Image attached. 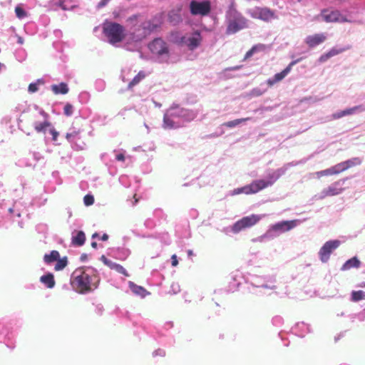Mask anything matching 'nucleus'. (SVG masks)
<instances>
[{
  "mask_svg": "<svg viewBox=\"0 0 365 365\" xmlns=\"http://www.w3.org/2000/svg\"><path fill=\"white\" fill-rule=\"evenodd\" d=\"M15 13L16 16L19 19H23L26 16L25 11L19 6H16L15 8Z\"/></svg>",
  "mask_w": 365,
  "mask_h": 365,
  "instance_id": "nucleus-60",
  "label": "nucleus"
},
{
  "mask_svg": "<svg viewBox=\"0 0 365 365\" xmlns=\"http://www.w3.org/2000/svg\"><path fill=\"white\" fill-rule=\"evenodd\" d=\"M9 324L5 320H0V342L4 341L6 344V340L9 339Z\"/></svg>",
  "mask_w": 365,
  "mask_h": 365,
  "instance_id": "nucleus-30",
  "label": "nucleus"
},
{
  "mask_svg": "<svg viewBox=\"0 0 365 365\" xmlns=\"http://www.w3.org/2000/svg\"><path fill=\"white\" fill-rule=\"evenodd\" d=\"M245 282L250 285L248 287L250 292L256 294H267L268 291L277 289L275 279L270 276L247 274Z\"/></svg>",
  "mask_w": 365,
  "mask_h": 365,
  "instance_id": "nucleus-5",
  "label": "nucleus"
},
{
  "mask_svg": "<svg viewBox=\"0 0 365 365\" xmlns=\"http://www.w3.org/2000/svg\"><path fill=\"white\" fill-rule=\"evenodd\" d=\"M327 39L325 34L320 33L314 35H309L306 37L304 42L309 48H314L322 43Z\"/></svg>",
  "mask_w": 365,
  "mask_h": 365,
  "instance_id": "nucleus-22",
  "label": "nucleus"
},
{
  "mask_svg": "<svg viewBox=\"0 0 365 365\" xmlns=\"http://www.w3.org/2000/svg\"><path fill=\"white\" fill-rule=\"evenodd\" d=\"M345 50L346 49L344 48L334 47L329 51V55L331 56V57H333L334 56H336V55L344 52Z\"/></svg>",
  "mask_w": 365,
  "mask_h": 365,
  "instance_id": "nucleus-55",
  "label": "nucleus"
},
{
  "mask_svg": "<svg viewBox=\"0 0 365 365\" xmlns=\"http://www.w3.org/2000/svg\"><path fill=\"white\" fill-rule=\"evenodd\" d=\"M153 215L155 217L158 218L160 220H165L166 218V215L161 209H155L153 212Z\"/></svg>",
  "mask_w": 365,
  "mask_h": 365,
  "instance_id": "nucleus-53",
  "label": "nucleus"
},
{
  "mask_svg": "<svg viewBox=\"0 0 365 365\" xmlns=\"http://www.w3.org/2000/svg\"><path fill=\"white\" fill-rule=\"evenodd\" d=\"M168 21L173 25H177L182 21L180 10H172L168 13Z\"/></svg>",
  "mask_w": 365,
  "mask_h": 365,
  "instance_id": "nucleus-31",
  "label": "nucleus"
},
{
  "mask_svg": "<svg viewBox=\"0 0 365 365\" xmlns=\"http://www.w3.org/2000/svg\"><path fill=\"white\" fill-rule=\"evenodd\" d=\"M266 92V89L261 88H255L250 91V95L253 97H257L262 96Z\"/></svg>",
  "mask_w": 365,
  "mask_h": 365,
  "instance_id": "nucleus-50",
  "label": "nucleus"
},
{
  "mask_svg": "<svg viewBox=\"0 0 365 365\" xmlns=\"http://www.w3.org/2000/svg\"><path fill=\"white\" fill-rule=\"evenodd\" d=\"M9 215V220H11L12 222H16L19 227L20 228L24 227V223L20 220L21 217V211L18 208L16 204H14L12 207H9L8 209Z\"/></svg>",
  "mask_w": 365,
  "mask_h": 365,
  "instance_id": "nucleus-23",
  "label": "nucleus"
},
{
  "mask_svg": "<svg viewBox=\"0 0 365 365\" xmlns=\"http://www.w3.org/2000/svg\"><path fill=\"white\" fill-rule=\"evenodd\" d=\"M302 222L303 221L300 220H283L278 222L272 225L269 227L267 230V235L269 237V239L272 240L280 235L292 230Z\"/></svg>",
  "mask_w": 365,
  "mask_h": 365,
  "instance_id": "nucleus-9",
  "label": "nucleus"
},
{
  "mask_svg": "<svg viewBox=\"0 0 365 365\" xmlns=\"http://www.w3.org/2000/svg\"><path fill=\"white\" fill-rule=\"evenodd\" d=\"M125 158V151L121 150H115V161L124 162Z\"/></svg>",
  "mask_w": 365,
  "mask_h": 365,
  "instance_id": "nucleus-52",
  "label": "nucleus"
},
{
  "mask_svg": "<svg viewBox=\"0 0 365 365\" xmlns=\"http://www.w3.org/2000/svg\"><path fill=\"white\" fill-rule=\"evenodd\" d=\"M153 58L158 63H168L171 51L168 43L161 38H156L148 43Z\"/></svg>",
  "mask_w": 365,
  "mask_h": 365,
  "instance_id": "nucleus-7",
  "label": "nucleus"
},
{
  "mask_svg": "<svg viewBox=\"0 0 365 365\" xmlns=\"http://www.w3.org/2000/svg\"><path fill=\"white\" fill-rule=\"evenodd\" d=\"M83 202L85 205L90 206L94 203V197L91 194H87L83 197Z\"/></svg>",
  "mask_w": 365,
  "mask_h": 365,
  "instance_id": "nucleus-54",
  "label": "nucleus"
},
{
  "mask_svg": "<svg viewBox=\"0 0 365 365\" xmlns=\"http://www.w3.org/2000/svg\"><path fill=\"white\" fill-rule=\"evenodd\" d=\"M74 112V107L72 104L66 103L63 107V114L66 116H71Z\"/></svg>",
  "mask_w": 365,
  "mask_h": 365,
  "instance_id": "nucleus-47",
  "label": "nucleus"
},
{
  "mask_svg": "<svg viewBox=\"0 0 365 365\" xmlns=\"http://www.w3.org/2000/svg\"><path fill=\"white\" fill-rule=\"evenodd\" d=\"M74 0H57L56 5L61 7L63 10H73L76 6L73 4Z\"/></svg>",
  "mask_w": 365,
  "mask_h": 365,
  "instance_id": "nucleus-36",
  "label": "nucleus"
},
{
  "mask_svg": "<svg viewBox=\"0 0 365 365\" xmlns=\"http://www.w3.org/2000/svg\"><path fill=\"white\" fill-rule=\"evenodd\" d=\"M331 58V56L329 55V51L322 54L319 58V63H324L325 61H327L329 58Z\"/></svg>",
  "mask_w": 365,
  "mask_h": 365,
  "instance_id": "nucleus-64",
  "label": "nucleus"
},
{
  "mask_svg": "<svg viewBox=\"0 0 365 365\" xmlns=\"http://www.w3.org/2000/svg\"><path fill=\"white\" fill-rule=\"evenodd\" d=\"M30 154L31 155L33 159L36 163L41 162L42 163H44V158L42 155V154H41L40 153H38V152H31Z\"/></svg>",
  "mask_w": 365,
  "mask_h": 365,
  "instance_id": "nucleus-51",
  "label": "nucleus"
},
{
  "mask_svg": "<svg viewBox=\"0 0 365 365\" xmlns=\"http://www.w3.org/2000/svg\"><path fill=\"white\" fill-rule=\"evenodd\" d=\"M298 62V60L292 61L282 71L276 73L273 77L267 81L269 86H273L277 83L282 81L292 70V66Z\"/></svg>",
  "mask_w": 365,
  "mask_h": 365,
  "instance_id": "nucleus-19",
  "label": "nucleus"
},
{
  "mask_svg": "<svg viewBox=\"0 0 365 365\" xmlns=\"http://www.w3.org/2000/svg\"><path fill=\"white\" fill-rule=\"evenodd\" d=\"M362 163V160L359 158H352L344 162L338 163L341 173L346 170L347 169L359 165Z\"/></svg>",
  "mask_w": 365,
  "mask_h": 365,
  "instance_id": "nucleus-25",
  "label": "nucleus"
},
{
  "mask_svg": "<svg viewBox=\"0 0 365 365\" xmlns=\"http://www.w3.org/2000/svg\"><path fill=\"white\" fill-rule=\"evenodd\" d=\"M16 58L19 61H23L26 58V53L24 51H19L16 53Z\"/></svg>",
  "mask_w": 365,
  "mask_h": 365,
  "instance_id": "nucleus-63",
  "label": "nucleus"
},
{
  "mask_svg": "<svg viewBox=\"0 0 365 365\" xmlns=\"http://www.w3.org/2000/svg\"><path fill=\"white\" fill-rule=\"evenodd\" d=\"M284 165L277 169H267L263 179L254 180L249 185L237 187L231 191V195L240 194H255L267 187L272 186L287 172Z\"/></svg>",
  "mask_w": 365,
  "mask_h": 365,
  "instance_id": "nucleus-2",
  "label": "nucleus"
},
{
  "mask_svg": "<svg viewBox=\"0 0 365 365\" xmlns=\"http://www.w3.org/2000/svg\"><path fill=\"white\" fill-rule=\"evenodd\" d=\"M128 286L130 289L134 294L140 296L142 298H144L147 295L150 294V292H148L144 287L138 286L133 282L130 281L128 282Z\"/></svg>",
  "mask_w": 365,
  "mask_h": 365,
  "instance_id": "nucleus-26",
  "label": "nucleus"
},
{
  "mask_svg": "<svg viewBox=\"0 0 365 365\" xmlns=\"http://www.w3.org/2000/svg\"><path fill=\"white\" fill-rule=\"evenodd\" d=\"M51 90L56 95H58V94L65 95L68 93L69 88H68L67 83L61 82L59 84L51 85Z\"/></svg>",
  "mask_w": 365,
  "mask_h": 365,
  "instance_id": "nucleus-29",
  "label": "nucleus"
},
{
  "mask_svg": "<svg viewBox=\"0 0 365 365\" xmlns=\"http://www.w3.org/2000/svg\"><path fill=\"white\" fill-rule=\"evenodd\" d=\"M66 138L71 143H76L77 141L81 138L80 132L78 130H73L69 133H67Z\"/></svg>",
  "mask_w": 365,
  "mask_h": 365,
  "instance_id": "nucleus-39",
  "label": "nucleus"
},
{
  "mask_svg": "<svg viewBox=\"0 0 365 365\" xmlns=\"http://www.w3.org/2000/svg\"><path fill=\"white\" fill-rule=\"evenodd\" d=\"M59 257V252L56 250H53L49 254H46L44 255L43 260L46 264H50L58 259Z\"/></svg>",
  "mask_w": 365,
  "mask_h": 365,
  "instance_id": "nucleus-38",
  "label": "nucleus"
},
{
  "mask_svg": "<svg viewBox=\"0 0 365 365\" xmlns=\"http://www.w3.org/2000/svg\"><path fill=\"white\" fill-rule=\"evenodd\" d=\"M190 11L193 16H207L211 11V3L208 0H192L190 2Z\"/></svg>",
  "mask_w": 365,
  "mask_h": 365,
  "instance_id": "nucleus-12",
  "label": "nucleus"
},
{
  "mask_svg": "<svg viewBox=\"0 0 365 365\" xmlns=\"http://www.w3.org/2000/svg\"><path fill=\"white\" fill-rule=\"evenodd\" d=\"M321 18L326 22H347L349 21L344 16H343L339 11H329L324 10L320 14Z\"/></svg>",
  "mask_w": 365,
  "mask_h": 365,
  "instance_id": "nucleus-15",
  "label": "nucleus"
},
{
  "mask_svg": "<svg viewBox=\"0 0 365 365\" xmlns=\"http://www.w3.org/2000/svg\"><path fill=\"white\" fill-rule=\"evenodd\" d=\"M284 322L283 318L280 316H275L272 319V323L275 327H280Z\"/></svg>",
  "mask_w": 365,
  "mask_h": 365,
  "instance_id": "nucleus-58",
  "label": "nucleus"
},
{
  "mask_svg": "<svg viewBox=\"0 0 365 365\" xmlns=\"http://www.w3.org/2000/svg\"><path fill=\"white\" fill-rule=\"evenodd\" d=\"M201 41L202 36L200 33L196 31L190 35L182 36L179 43L186 46L190 50L193 51L200 45Z\"/></svg>",
  "mask_w": 365,
  "mask_h": 365,
  "instance_id": "nucleus-14",
  "label": "nucleus"
},
{
  "mask_svg": "<svg viewBox=\"0 0 365 365\" xmlns=\"http://www.w3.org/2000/svg\"><path fill=\"white\" fill-rule=\"evenodd\" d=\"M346 178L340 179L334 182L327 187L323 189L320 193L314 195L315 200H323L327 197L335 196L340 195L344 190V185Z\"/></svg>",
  "mask_w": 365,
  "mask_h": 365,
  "instance_id": "nucleus-11",
  "label": "nucleus"
},
{
  "mask_svg": "<svg viewBox=\"0 0 365 365\" xmlns=\"http://www.w3.org/2000/svg\"><path fill=\"white\" fill-rule=\"evenodd\" d=\"M351 299L353 302H359L365 299V292L362 290L353 291L351 292Z\"/></svg>",
  "mask_w": 365,
  "mask_h": 365,
  "instance_id": "nucleus-41",
  "label": "nucleus"
},
{
  "mask_svg": "<svg viewBox=\"0 0 365 365\" xmlns=\"http://www.w3.org/2000/svg\"><path fill=\"white\" fill-rule=\"evenodd\" d=\"M72 244L75 246H82L86 241V235L83 231H74L72 233Z\"/></svg>",
  "mask_w": 365,
  "mask_h": 365,
  "instance_id": "nucleus-27",
  "label": "nucleus"
},
{
  "mask_svg": "<svg viewBox=\"0 0 365 365\" xmlns=\"http://www.w3.org/2000/svg\"><path fill=\"white\" fill-rule=\"evenodd\" d=\"M271 239H269V237L267 235V231L262 235L257 237V238H253L252 240V241L253 242H264V241H267V240H270Z\"/></svg>",
  "mask_w": 365,
  "mask_h": 365,
  "instance_id": "nucleus-59",
  "label": "nucleus"
},
{
  "mask_svg": "<svg viewBox=\"0 0 365 365\" xmlns=\"http://www.w3.org/2000/svg\"><path fill=\"white\" fill-rule=\"evenodd\" d=\"M40 282L47 288L52 289L55 286L54 277L52 273H47L40 277Z\"/></svg>",
  "mask_w": 365,
  "mask_h": 365,
  "instance_id": "nucleus-34",
  "label": "nucleus"
},
{
  "mask_svg": "<svg viewBox=\"0 0 365 365\" xmlns=\"http://www.w3.org/2000/svg\"><path fill=\"white\" fill-rule=\"evenodd\" d=\"M145 77V74L143 71H140L129 83L128 88H132L137 85L141 80Z\"/></svg>",
  "mask_w": 365,
  "mask_h": 365,
  "instance_id": "nucleus-43",
  "label": "nucleus"
},
{
  "mask_svg": "<svg viewBox=\"0 0 365 365\" xmlns=\"http://www.w3.org/2000/svg\"><path fill=\"white\" fill-rule=\"evenodd\" d=\"M95 88L98 91H103L106 88V82L102 79H97L95 82Z\"/></svg>",
  "mask_w": 365,
  "mask_h": 365,
  "instance_id": "nucleus-49",
  "label": "nucleus"
},
{
  "mask_svg": "<svg viewBox=\"0 0 365 365\" xmlns=\"http://www.w3.org/2000/svg\"><path fill=\"white\" fill-rule=\"evenodd\" d=\"M341 242L338 240H329L326 242L319 251V257L322 262L326 263L329 261L331 253L336 250Z\"/></svg>",
  "mask_w": 365,
  "mask_h": 365,
  "instance_id": "nucleus-13",
  "label": "nucleus"
},
{
  "mask_svg": "<svg viewBox=\"0 0 365 365\" xmlns=\"http://www.w3.org/2000/svg\"><path fill=\"white\" fill-rule=\"evenodd\" d=\"M144 225L146 228H148V229H152L155 226V222H154V220L151 218H148L145 222H144Z\"/></svg>",
  "mask_w": 365,
  "mask_h": 365,
  "instance_id": "nucleus-62",
  "label": "nucleus"
},
{
  "mask_svg": "<svg viewBox=\"0 0 365 365\" xmlns=\"http://www.w3.org/2000/svg\"><path fill=\"white\" fill-rule=\"evenodd\" d=\"M162 24L163 17L160 14L155 15L151 19L144 21L140 26L142 29V32L136 34H134L133 35V41L131 43H125L124 48L130 51H138L139 49V42L150 33L160 28Z\"/></svg>",
  "mask_w": 365,
  "mask_h": 365,
  "instance_id": "nucleus-4",
  "label": "nucleus"
},
{
  "mask_svg": "<svg viewBox=\"0 0 365 365\" xmlns=\"http://www.w3.org/2000/svg\"><path fill=\"white\" fill-rule=\"evenodd\" d=\"M98 282L97 271L92 267L78 268L71 274V285L80 294H86L94 290L98 287Z\"/></svg>",
  "mask_w": 365,
  "mask_h": 365,
  "instance_id": "nucleus-3",
  "label": "nucleus"
},
{
  "mask_svg": "<svg viewBox=\"0 0 365 365\" xmlns=\"http://www.w3.org/2000/svg\"><path fill=\"white\" fill-rule=\"evenodd\" d=\"M225 19L226 34L228 35L236 34L248 27L247 19L233 6H230L226 11Z\"/></svg>",
  "mask_w": 365,
  "mask_h": 365,
  "instance_id": "nucleus-6",
  "label": "nucleus"
},
{
  "mask_svg": "<svg viewBox=\"0 0 365 365\" xmlns=\"http://www.w3.org/2000/svg\"><path fill=\"white\" fill-rule=\"evenodd\" d=\"M341 173L339 165L336 164L329 168L317 171L314 173L315 175H317V178H321L322 176H328V175H337Z\"/></svg>",
  "mask_w": 365,
  "mask_h": 365,
  "instance_id": "nucleus-28",
  "label": "nucleus"
},
{
  "mask_svg": "<svg viewBox=\"0 0 365 365\" xmlns=\"http://www.w3.org/2000/svg\"><path fill=\"white\" fill-rule=\"evenodd\" d=\"M45 80L43 78H38L34 82L31 83L28 87V92L29 93H34L39 90L40 86H43Z\"/></svg>",
  "mask_w": 365,
  "mask_h": 365,
  "instance_id": "nucleus-37",
  "label": "nucleus"
},
{
  "mask_svg": "<svg viewBox=\"0 0 365 365\" xmlns=\"http://www.w3.org/2000/svg\"><path fill=\"white\" fill-rule=\"evenodd\" d=\"M103 33L109 43L115 46L124 37L125 28L115 22L105 21L102 25Z\"/></svg>",
  "mask_w": 365,
  "mask_h": 365,
  "instance_id": "nucleus-8",
  "label": "nucleus"
},
{
  "mask_svg": "<svg viewBox=\"0 0 365 365\" xmlns=\"http://www.w3.org/2000/svg\"><path fill=\"white\" fill-rule=\"evenodd\" d=\"M252 16L268 21L274 18V13L267 8H257L252 11Z\"/></svg>",
  "mask_w": 365,
  "mask_h": 365,
  "instance_id": "nucleus-21",
  "label": "nucleus"
},
{
  "mask_svg": "<svg viewBox=\"0 0 365 365\" xmlns=\"http://www.w3.org/2000/svg\"><path fill=\"white\" fill-rule=\"evenodd\" d=\"M246 275H244L240 270H235L230 274V282L229 284V291H236L241 284L242 279L245 281Z\"/></svg>",
  "mask_w": 365,
  "mask_h": 365,
  "instance_id": "nucleus-20",
  "label": "nucleus"
},
{
  "mask_svg": "<svg viewBox=\"0 0 365 365\" xmlns=\"http://www.w3.org/2000/svg\"><path fill=\"white\" fill-rule=\"evenodd\" d=\"M198 110L188 109L173 104L164 113L163 127L178 129L184 127L198 115Z\"/></svg>",
  "mask_w": 365,
  "mask_h": 365,
  "instance_id": "nucleus-1",
  "label": "nucleus"
},
{
  "mask_svg": "<svg viewBox=\"0 0 365 365\" xmlns=\"http://www.w3.org/2000/svg\"><path fill=\"white\" fill-rule=\"evenodd\" d=\"M40 115H41L43 118V121H35L34 123V129L38 133H43L44 134L47 133V131L51 126V123L48 120V115L46 113L43 109L39 108L38 106L35 107Z\"/></svg>",
  "mask_w": 365,
  "mask_h": 365,
  "instance_id": "nucleus-17",
  "label": "nucleus"
},
{
  "mask_svg": "<svg viewBox=\"0 0 365 365\" xmlns=\"http://www.w3.org/2000/svg\"><path fill=\"white\" fill-rule=\"evenodd\" d=\"M90 99V94L86 91L81 92L78 95V100L81 103H86Z\"/></svg>",
  "mask_w": 365,
  "mask_h": 365,
  "instance_id": "nucleus-48",
  "label": "nucleus"
},
{
  "mask_svg": "<svg viewBox=\"0 0 365 365\" xmlns=\"http://www.w3.org/2000/svg\"><path fill=\"white\" fill-rule=\"evenodd\" d=\"M249 120H252L253 122H255L256 119L254 118H252V117H247V118H238V119H235L234 120L226 122V123H223L222 125L227 127V128H234V127L240 125V123H242L243 122H246V121H249Z\"/></svg>",
  "mask_w": 365,
  "mask_h": 365,
  "instance_id": "nucleus-35",
  "label": "nucleus"
},
{
  "mask_svg": "<svg viewBox=\"0 0 365 365\" xmlns=\"http://www.w3.org/2000/svg\"><path fill=\"white\" fill-rule=\"evenodd\" d=\"M365 111V106L363 105L356 106L352 108H346L343 110L337 111L330 116V120H336L346 115H351Z\"/></svg>",
  "mask_w": 365,
  "mask_h": 365,
  "instance_id": "nucleus-18",
  "label": "nucleus"
},
{
  "mask_svg": "<svg viewBox=\"0 0 365 365\" xmlns=\"http://www.w3.org/2000/svg\"><path fill=\"white\" fill-rule=\"evenodd\" d=\"M47 133H48L51 135V138L53 141H56L57 138L58 136V132L51 125Z\"/></svg>",
  "mask_w": 365,
  "mask_h": 365,
  "instance_id": "nucleus-57",
  "label": "nucleus"
},
{
  "mask_svg": "<svg viewBox=\"0 0 365 365\" xmlns=\"http://www.w3.org/2000/svg\"><path fill=\"white\" fill-rule=\"evenodd\" d=\"M130 254V251L127 248H118L117 250V257L120 259H125Z\"/></svg>",
  "mask_w": 365,
  "mask_h": 365,
  "instance_id": "nucleus-45",
  "label": "nucleus"
},
{
  "mask_svg": "<svg viewBox=\"0 0 365 365\" xmlns=\"http://www.w3.org/2000/svg\"><path fill=\"white\" fill-rule=\"evenodd\" d=\"M311 331L309 324L303 322H297L294 327H292V332L299 337H304L307 334Z\"/></svg>",
  "mask_w": 365,
  "mask_h": 365,
  "instance_id": "nucleus-24",
  "label": "nucleus"
},
{
  "mask_svg": "<svg viewBox=\"0 0 365 365\" xmlns=\"http://www.w3.org/2000/svg\"><path fill=\"white\" fill-rule=\"evenodd\" d=\"M119 182L124 187H129L130 182H128V178L127 175H120L119 177Z\"/></svg>",
  "mask_w": 365,
  "mask_h": 365,
  "instance_id": "nucleus-61",
  "label": "nucleus"
},
{
  "mask_svg": "<svg viewBox=\"0 0 365 365\" xmlns=\"http://www.w3.org/2000/svg\"><path fill=\"white\" fill-rule=\"evenodd\" d=\"M261 219L262 217L260 215L252 214L237 220L232 227H226L223 231L226 233L231 231L234 234H237L241 231L256 225Z\"/></svg>",
  "mask_w": 365,
  "mask_h": 365,
  "instance_id": "nucleus-10",
  "label": "nucleus"
},
{
  "mask_svg": "<svg viewBox=\"0 0 365 365\" xmlns=\"http://www.w3.org/2000/svg\"><path fill=\"white\" fill-rule=\"evenodd\" d=\"M110 268L112 269H115L118 273H120V274H123V275H125L126 277L128 276V274L126 269L123 266H121L119 264H117L115 262H113L112 264H110Z\"/></svg>",
  "mask_w": 365,
  "mask_h": 365,
  "instance_id": "nucleus-46",
  "label": "nucleus"
},
{
  "mask_svg": "<svg viewBox=\"0 0 365 365\" xmlns=\"http://www.w3.org/2000/svg\"><path fill=\"white\" fill-rule=\"evenodd\" d=\"M312 157H313V155H310L307 158H302V159H301L299 160H294V161H292V162H289V163H285L284 165L286 167V169L287 170L291 167H294V166H297V165H302V164L306 163Z\"/></svg>",
  "mask_w": 365,
  "mask_h": 365,
  "instance_id": "nucleus-40",
  "label": "nucleus"
},
{
  "mask_svg": "<svg viewBox=\"0 0 365 365\" xmlns=\"http://www.w3.org/2000/svg\"><path fill=\"white\" fill-rule=\"evenodd\" d=\"M180 287L178 282H173L170 285V290L169 291V293L175 294L180 292Z\"/></svg>",
  "mask_w": 365,
  "mask_h": 365,
  "instance_id": "nucleus-56",
  "label": "nucleus"
},
{
  "mask_svg": "<svg viewBox=\"0 0 365 365\" xmlns=\"http://www.w3.org/2000/svg\"><path fill=\"white\" fill-rule=\"evenodd\" d=\"M101 159L107 166L109 174L114 176L117 173L116 168L113 165L115 161V150L101 154Z\"/></svg>",
  "mask_w": 365,
  "mask_h": 365,
  "instance_id": "nucleus-16",
  "label": "nucleus"
},
{
  "mask_svg": "<svg viewBox=\"0 0 365 365\" xmlns=\"http://www.w3.org/2000/svg\"><path fill=\"white\" fill-rule=\"evenodd\" d=\"M351 322H354L355 320L359 322H364L365 320V311H361L356 314H352L349 316Z\"/></svg>",
  "mask_w": 365,
  "mask_h": 365,
  "instance_id": "nucleus-44",
  "label": "nucleus"
},
{
  "mask_svg": "<svg viewBox=\"0 0 365 365\" xmlns=\"http://www.w3.org/2000/svg\"><path fill=\"white\" fill-rule=\"evenodd\" d=\"M68 264L67 257H64L63 258H58V259L56 260V264L55 265L54 269L56 271H60L63 269Z\"/></svg>",
  "mask_w": 365,
  "mask_h": 365,
  "instance_id": "nucleus-42",
  "label": "nucleus"
},
{
  "mask_svg": "<svg viewBox=\"0 0 365 365\" xmlns=\"http://www.w3.org/2000/svg\"><path fill=\"white\" fill-rule=\"evenodd\" d=\"M269 47L263 43H257L256 45H254L245 54V58H249L252 57L255 53H259V52H263L266 51Z\"/></svg>",
  "mask_w": 365,
  "mask_h": 365,
  "instance_id": "nucleus-32",
  "label": "nucleus"
},
{
  "mask_svg": "<svg viewBox=\"0 0 365 365\" xmlns=\"http://www.w3.org/2000/svg\"><path fill=\"white\" fill-rule=\"evenodd\" d=\"M361 265V262L356 257H354L347 261L342 265L341 270L346 271L351 268H359Z\"/></svg>",
  "mask_w": 365,
  "mask_h": 365,
  "instance_id": "nucleus-33",
  "label": "nucleus"
}]
</instances>
